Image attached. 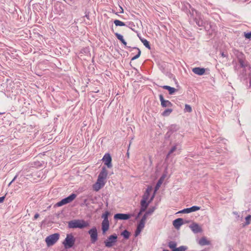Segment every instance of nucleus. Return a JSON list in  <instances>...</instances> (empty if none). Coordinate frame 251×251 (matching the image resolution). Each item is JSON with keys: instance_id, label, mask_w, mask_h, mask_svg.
I'll return each instance as SVG.
<instances>
[{"instance_id": "f257e3e1", "label": "nucleus", "mask_w": 251, "mask_h": 251, "mask_svg": "<svg viewBox=\"0 0 251 251\" xmlns=\"http://www.w3.org/2000/svg\"><path fill=\"white\" fill-rule=\"evenodd\" d=\"M108 172L105 167H102L100 173L96 182L93 185V189L97 192L102 188L106 183Z\"/></svg>"}, {"instance_id": "f03ea898", "label": "nucleus", "mask_w": 251, "mask_h": 251, "mask_svg": "<svg viewBox=\"0 0 251 251\" xmlns=\"http://www.w3.org/2000/svg\"><path fill=\"white\" fill-rule=\"evenodd\" d=\"M89 226V224L83 220H74L68 223V227L70 228H82Z\"/></svg>"}, {"instance_id": "7ed1b4c3", "label": "nucleus", "mask_w": 251, "mask_h": 251, "mask_svg": "<svg viewBox=\"0 0 251 251\" xmlns=\"http://www.w3.org/2000/svg\"><path fill=\"white\" fill-rule=\"evenodd\" d=\"M75 242V239L72 234H67L63 244L66 249L72 248Z\"/></svg>"}, {"instance_id": "20e7f679", "label": "nucleus", "mask_w": 251, "mask_h": 251, "mask_svg": "<svg viewBox=\"0 0 251 251\" xmlns=\"http://www.w3.org/2000/svg\"><path fill=\"white\" fill-rule=\"evenodd\" d=\"M59 234L54 233L48 236L45 239L46 243L48 247L53 245L59 239Z\"/></svg>"}, {"instance_id": "39448f33", "label": "nucleus", "mask_w": 251, "mask_h": 251, "mask_svg": "<svg viewBox=\"0 0 251 251\" xmlns=\"http://www.w3.org/2000/svg\"><path fill=\"white\" fill-rule=\"evenodd\" d=\"M108 215L109 213L108 212H106L102 216V218L103 219V220L102 222V230L103 233H105V232L109 229V224L108 219Z\"/></svg>"}, {"instance_id": "423d86ee", "label": "nucleus", "mask_w": 251, "mask_h": 251, "mask_svg": "<svg viewBox=\"0 0 251 251\" xmlns=\"http://www.w3.org/2000/svg\"><path fill=\"white\" fill-rule=\"evenodd\" d=\"M76 197V195L75 194H72L69 197L62 199L61 201L58 202L56 205L57 206H61L63 205L66 204L67 203L71 202L73 201L75 198Z\"/></svg>"}, {"instance_id": "0eeeda50", "label": "nucleus", "mask_w": 251, "mask_h": 251, "mask_svg": "<svg viewBox=\"0 0 251 251\" xmlns=\"http://www.w3.org/2000/svg\"><path fill=\"white\" fill-rule=\"evenodd\" d=\"M117 236L116 234L110 235L108 239L104 241L105 245L106 247L110 248L112 247L115 243L116 242Z\"/></svg>"}, {"instance_id": "6e6552de", "label": "nucleus", "mask_w": 251, "mask_h": 251, "mask_svg": "<svg viewBox=\"0 0 251 251\" xmlns=\"http://www.w3.org/2000/svg\"><path fill=\"white\" fill-rule=\"evenodd\" d=\"M154 197V194H153L151 197L149 201H146L144 200H141V212H144L147 207H148L149 204L152 201Z\"/></svg>"}, {"instance_id": "1a4fd4ad", "label": "nucleus", "mask_w": 251, "mask_h": 251, "mask_svg": "<svg viewBox=\"0 0 251 251\" xmlns=\"http://www.w3.org/2000/svg\"><path fill=\"white\" fill-rule=\"evenodd\" d=\"M103 161L104 163V164L109 168H110L112 167V158L111 157L109 153H106L104 155L102 158Z\"/></svg>"}, {"instance_id": "9d476101", "label": "nucleus", "mask_w": 251, "mask_h": 251, "mask_svg": "<svg viewBox=\"0 0 251 251\" xmlns=\"http://www.w3.org/2000/svg\"><path fill=\"white\" fill-rule=\"evenodd\" d=\"M91 236V241L94 243L98 239L97 230L96 227H93L89 231Z\"/></svg>"}, {"instance_id": "9b49d317", "label": "nucleus", "mask_w": 251, "mask_h": 251, "mask_svg": "<svg viewBox=\"0 0 251 251\" xmlns=\"http://www.w3.org/2000/svg\"><path fill=\"white\" fill-rule=\"evenodd\" d=\"M159 99L161 101V105L162 107H172L173 106V104L169 100H164L163 95H159Z\"/></svg>"}, {"instance_id": "f8f14e48", "label": "nucleus", "mask_w": 251, "mask_h": 251, "mask_svg": "<svg viewBox=\"0 0 251 251\" xmlns=\"http://www.w3.org/2000/svg\"><path fill=\"white\" fill-rule=\"evenodd\" d=\"M152 188L151 186H148L145 192L144 193L143 197H142V200H146V201H149L150 199V194L151 192H152Z\"/></svg>"}, {"instance_id": "ddd939ff", "label": "nucleus", "mask_w": 251, "mask_h": 251, "mask_svg": "<svg viewBox=\"0 0 251 251\" xmlns=\"http://www.w3.org/2000/svg\"><path fill=\"white\" fill-rule=\"evenodd\" d=\"M132 215L127 214L118 213L114 215L115 219L127 220L131 217Z\"/></svg>"}, {"instance_id": "4468645a", "label": "nucleus", "mask_w": 251, "mask_h": 251, "mask_svg": "<svg viewBox=\"0 0 251 251\" xmlns=\"http://www.w3.org/2000/svg\"><path fill=\"white\" fill-rule=\"evenodd\" d=\"M190 227L191 230L194 233H199L202 231L201 227L197 223H193L190 226Z\"/></svg>"}, {"instance_id": "2eb2a0df", "label": "nucleus", "mask_w": 251, "mask_h": 251, "mask_svg": "<svg viewBox=\"0 0 251 251\" xmlns=\"http://www.w3.org/2000/svg\"><path fill=\"white\" fill-rule=\"evenodd\" d=\"M183 224V219L181 218H178L173 221V226L176 228L178 229L180 226Z\"/></svg>"}, {"instance_id": "dca6fc26", "label": "nucleus", "mask_w": 251, "mask_h": 251, "mask_svg": "<svg viewBox=\"0 0 251 251\" xmlns=\"http://www.w3.org/2000/svg\"><path fill=\"white\" fill-rule=\"evenodd\" d=\"M145 223L142 222L141 221H140L139 224L138 225L137 229L135 231V236H138L142 231V230L144 228L145 226Z\"/></svg>"}, {"instance_id": "f3484780", "label": "nucleus", "mask_w": 251, "mask_h": 251, "mask_svg": "<svg viewBox=\"0 0 251 251\" xmlns=\"http://www.w3.org/2000/svg\"><path fill=\"white\" fill-rule=\"evenodd\" d=\"M192 71L193 73L197 75H202L205 73V69L204 68H201L196 67L193 69Z\"/></svg>"}, {"instance_id": "a211bd4d", "label": "nucleus", "mask_w": 251, "mask_h": 251, "mask_svg": "<svg viewBox=\"0 0 251 251\" xmlns=\"http://www.w3.org/2000/svg\"><path fill=\"white\" fill-rule=\"evenodd\" d=\"M210 243V242L205 237H202L199 241V244L201 246L208 245Z\"/></svg>"}, {"instance_id": "6ab92c4d", "label": "nucleus", "mask_w": 251, "mask_h": 251, "mask_svg": "<svg viewBox=\"0 0 251 251\" xmlns=\"http://www.w3.org/2000/svg\"><path fill=\"white\" fill-rule=\"evenodd\" d=\"M164 178H165L164 176H162L158 181V182L156 185V186L155 187V190H154V194H155V192L159 189V188L161 186V185L164 180Z\"/></svg>"}, {"instance_id": "aec40b11", "label": "nucleus", "mask_w": 251, "mask_h": 251, "mask_svg": "<svg viewBox=\"0 0 251 251\" xmlns=\"http://www.w3.org/2000/svg\"><path fill=\"white\" fill-rule=\"evenodd\" d=\"M164 89L168 90L169 94L172 95L176 91V89L169 86L165 85L162 87Z\"/></svg>"}, {"instance_id": "412c9836", "label": "nucleus", "mask_w": 251, "mask_h": 251, "mask_svg": "<svg viewBox=\"0 0 251 251\" xmlns=\"http://www.w3.org/2000/svg\"><path fill=\"white\" fill-rule=\"evenodd\" d=\"M115 35L117 37V38L120 41H121V42L124 45H126L127 43L125 41V40L124 39V38H123V36L118 33H115Z\"/></svg>"}, {"instance_id": "4be33fe9", "label": "nucleus", "mask_w": 251, "mask_h": 251, "mask_svg": "<svg viewBox=\"0 0 251 251\" xmlns=\"http://www.w3.org/2000/svg\"><path fill=\"white\" fill-rule=\"evenodd\" d=\"M140 39L144 45L149 49H151V47L149 44V42L145 39L141 38L140 37Z\"/></svg>"}, {"instance_id": "5701e85b", "label": "nucleus", "mask_w": 251, "mask_h": 251, "mask_svg": "<svg viewBox=\"0 0 251 251\" xmlns=\"http://www.w3.org/2000/svg\"><path fill=\"white\" fill-rule=\"evenodd\" d=\"M168 246L170 249L174 251L176 248V244L175 242L171 241L169 243Z\"/></svg>"}, {"instance_id": "b1692460", "label": "nucleus", "mask_w": 251, "mask_h": 251, "mask_svg": "<svg viewBox=\"0 0 251 251\" xmlns=\"http://www.w3.org/2000/svg\"><path fill=\"white\" fill-rule=\"evenodd\" d=\"M173 111L172 109H167L165 110L162 114L163 116L166 117L169 116Z\"/></svg>"}, {"instance_id": "393cba45", "label": "nucleus", "mask_w": 251, "mask_h": 251, "mask_svg": "<svg viewBox=\"0 0 251 251\" xmlns=\"http://www.w3.org/2000/svg\"><path fill=\"white\" fill-rule=\"evenodd\" d=\"M114 23L115 25L116 26H125V24L123 22H122L120 20H115L114 21Z\"/></svg>"}, {"instance_id": "a878e982", "label": "nucleus", "mask_w": 251, "mask_h": 251, "mask_svg": "<svg viewBox=\"0 0 251 251\" xmlns=\"http://www.w3.org/2000/svg\"><path fill=\"white\" fill-rule=\"evenodd\" d=\"M239 62L241 67H245L247 66V62L242 59H239Z\"/></svg>"}, {"instance_id": "bb28decb", "label": "nucleus", "mask_w": 251, "mask_h": 251, "mask_svg": "<svg viewBox=\"0 0 251 251\" xmlns=\"http://www.w3.org/2000/svg\"><path fill=\"white\" fill-rule=\"evenodd\" d=\"M122 235H123L126 239H128L129 237L130 233L128 231L125 230L122 233Z\"/></svg>"}, {"instance_id": "cd10ccee", "label": "nucleus", "mask_w": 251, "mask_h": 251, "mask_svg": "<svg viewBox=\"0 0 251 251\" xmlns=\"http://www.w3.org/2000/svg\"><path fill=\"white\" fill-rule=\"evenodd\" d=\"M190 212L196 211L200 209V207L197 206H193L189 208Z\"/></svg>"}, {"instance_id": "c85d7f7f", "label": "nucleus", "mask_w": 251, "mask_h": 251, "mask_svg": "<svg viewBox=\"0 0 251 251\" xmlns=\"http://www.w3.org/2000/svg\"><path fill=\"white\" fill-rule=\"evenodd\" d=\"M137 50L138 51L137 54L135 56L132 57V58H131V60H135V59H137L138 58H139V56H140V54H141L140 50L139 49H137Z\"/></svg>"}, {"instance_id": "c756f323", "label": "nucleus", "mask_w": 251, "mask_h": 251, "mask_svg": "<svg viewBox=\"0 0 251 251\" xmlns=\"http://www.w3.org/2000/svg\"><path fill=\"white\" fill-rule=\"evenodd\" d=\"M192 108L190 105L188 104H185L184 109L185 112H192Z\"/></svg>"}, {"instance_id": "7c9ffc66", "label": "nucleus", "mask_w": 251, "mask_h": 251, "mask_svg": "<svg viewBox=\"0 0 251 251\" xmlns=\"http://www.w3.org/2000/svg\"><path fill=\"white\" fill-rule=\"evenodd\" d=\"M187 248L185 246H180L178 248H176L174 251H185L186 250Z\"/></svg>"}, {"instance_id": "2f4dec72", "label": "nucleus", "mask_w": 251, "mask_h": 251, "mask_svg": "<svg viewBox=\"0 0 251 251\" xmlns=\"http://www.w3.org/2000/svg\"><path fill=\"white\" fill-rule=\"evenodd\" d=\"M176 150V146H174L170 150V151H169V152H168V154L167 155V157H168V156L169 155H170L173 152H174Z\"/></svg>"}, {"instance_id": "473e14b6", "label": "nucleus", "mask_w": 251, "mask_h": 251, "mask_svg": "<svg viewBox=\"0 0 251 251\" xmlns=\"http://www.w3.org/2000/svg\"><path fill=\"white\" fill-rule=\"evenodd\" d=\"M155 207H153L152 208H150L147 212L146 213L149 215H151L155 210Z\"/></svg>"}, {"instance_id": "72a5a7b5", "label": "nucleus", "mask_w": 251, "mask_h": 251, "mask_svg": "<svg viewBox=\"0 0 251 251\" xmlns=\"http://www.w3.org/2000/svg\"><path fill=\"white\" fill-rule=\"evenodd\" d=\"M178 213H190L189 208L184 209L180 211Z\"/></svg>"}, {"instance_id": "f704fd0d", "label": "nucleus", "mask_w": 251, "mask_h": 251, "mask_svg": "<svg viewBox=\"0 0 251 251\" xmlns=\"http://www.w3.org/2000/svg\"><path fill=\"white\" fill-rule=\"evenodd\" d=\"M149 215L146 212V213L144 214L142 218L141 219V221L142 222L145 223V222L147 220V217Z\"/></svg>"}, {"instance_id": "c9c22d12", "label": "nucleus", "mask_w": 251, "mask_h": 251, "mask_svg": "<svg viewBox=\"0 0 251 251\" xmlns=\"http://www.w3.org/2000/svg\"><path fill=\"white\" fill-rule=\"evenodd\" d=\"M251 215H248V216H247L246 217V225H248L250 224V220H251Z\"/></svg>"}, {"instance_id": "e433bc0d", "label": "nucleus", "mask_w": 251, "mask_h": 251, "mask_svg": "<svg viewBox=\"0 0 251 251\" xmlns=\"http://www.w3.org/2000/svg\"><path fill=\"white\" fill-rule=\"evenodd\" d=\"M245 37L247 39H250L251 38V32L250 33H245Z\"/></svg>"}, {"instance_id": "4c0bfd02", "label": "nucleus", "mask_w": 251, "mask_h": 251, "mask_svg": "<svg viewBox=\"0 0 251 251\" xmlns=\"http://www.w3.org/2000/svg\"><path fill=\"white\" fill-rule=\"evenodd\" d=\"M196 22L197 24L200 26H202L203 25V22L202 21H197V20H196Z\"/></svg>"}, {"instance_id": "58836bf2", "label": "nucleus", "mask_w": 251, "mask_h": 251, "mask_svg": "<svg viewBox=\"0 0 251 251\" xmlns=\"http://www.w3.org/2000/svg\"><path fill=\"white\" fill-rule=\"evenodd\" d=\"M5 199L4 197H0V203H2Z\"/></svg>"}, {"instance_id": "ea45409f", "label": "nucleus", "mask_w": 251, "mask_h": 251, "mask_svg": "<svg viewBox=\"0 0 251 251\" xmlns=\"http://www.w3.org/2000/svg\"><path fill=\"white\" fill-rule=\"evenodd\" d=\"M39 214L36 213V214L34 215V219H37L39 217Z\"/></svg>"}, {"instance_id": "a19ab883", "label": "nucleus", "mask_w": 251, "mask_h": 251, "mask_svg": "<svg viewBox=\"0 0 251 251\" xmlns=\"http://www.w3.org/2000/svg\"><path fill=\"white\" fill-rule=\"evenodd\" d=\"M143 212H141V208H140V212H139L138 214V216L136 217V219H137L138 218V217L141 214V213H142Z\"/></svg>"}, {"instance_id": "79ce46f5", "label": "nucleus", "mask_w": 251, "mask_h": 251, "mask_svg": "<svg viewBox=\"0 0 251 251\" xmlns=\"http://www.w3.org/2000/svg\"><path fill=\"white\" fill-rule=\"evenodd\" d=\"M16 177H17L16 176H15L14 177V178L13 179V180H12L10 182V183H9V185H10V184H11V183H12V182H13L15 180V179H16Z\"/></svg>"}, {"instance_id": "37998d69", "label": "nucleus", "mask_w": 251, "mask_h": 251, "mask_svg": "<svg viewBox=\"0 0 251 251\" xmlns=\"http://www.w3.org/2000/svg\"><path fill=\"white\" fill-rule=\"evenodd\" d=\"M120 10H121V11L120 12V13H123L124 12V10L122 7H120Z\"/></svg>"}, {"instance_id": "c03bdc74", "label": "nucleus", "mask_w": 251, "mask_h": 251, "mask_svg": "<svg viewBox=\"0 0 251 251\" xmlns=\"http://www.w3.org/2000/svg\"><path fill=\"white\" fill-rule=\"evenodd\" d=\"M221 55H222V57H225L226 56V55H225V54H224V52H222V53H221Z\"/></svg>"}, {"instance_id": "a18cd8bd", "label": "nucleus", "mask_w": 251, "mask_h": 251, "mask_svg": "<svg viewBox=\"0 0 251 251\" xmlns=\"http://www.w3.org/2000/svg\"><path fill=\"white\" fill-rule=\"evenodd\" d=\"M127 155V157H129V152L128 151H127V153H126Z\"/></svg>"}, {"instance_id": "49530a36", "label": "nucleus", "mask_w": 251, "mask_h": 251, "mask_svg": "<svg viewBox=\"0 0 251 251\" xmlns=\"http://www.w3.org/2000/svg\"><path fill=\"white\" fill-rule=\"evenodd\" d=\"M163 251H167V250H164Z\"/></svg>"}, {"instance_id": "de8ad7c7", "label": "nucleus", "mask_w": 251, "mask_h": 251, "mask_svg": "<svg viewBox=\"0 0 251 251\" xmlns=\"http://www.w3.org/2000/svg\"><path fill=\"white\" fill-rule=\"evenodd\" d=\"M1 114V113H0V115Z\"/></svg>"}]
</instances>
